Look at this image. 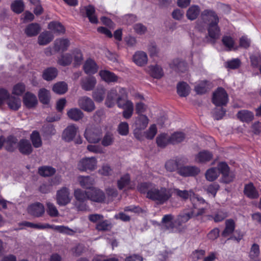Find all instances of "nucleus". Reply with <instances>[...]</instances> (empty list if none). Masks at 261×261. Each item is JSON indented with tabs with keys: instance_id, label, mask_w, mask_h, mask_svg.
Segmentation results:
<instances>
[{
	"instance_id": "obj_1",
	"label": "nucleus",
	"mask_w": 261,
	"mask_h": 261,
	"mask_svg": "<svg viewBox=\"0 0 261 261\" xmlns=\"http://www.w3.org/2000/svg\"><path fill=\"white\" fill-rule=\"evenodd\" d=\"M172 194L170 191L165 187L160 189L153 187L152 189L148 190L146 198L155 201L157 204H163L166 202L171 197Z\"/></svg>"
},
{
	"instance_id": "obj_2",
	"label": "nucleus",
	"mask_w": 261,
	"mask_h": 261,
	"mask_svg": "<svg viewBox=\"0 0 261 261\" xmlns=\"http://www.w3.org/2000/svg\"><path fill=\"white\" fill-rule=\"evenodd\" d=\"M119 93L120 96L117 98V105L118 107L124 109L122 113L123 117L126 119H129L133 114V103L129 100H126L125 102H122L127 98V93L125 88H120Z\"/></svg>"
},
{
	"instance_id": "obj_3",
	"label": "nucleus",
	"mask_w": 261,
	"mask_h": 261,
	"mask_svg": "<svg viewBox=\"0 0 261 261\" xmlns=\"http://www.w3.org/2000/svg\"><path fill=\"white\" fill-rule=\"evenodd\" d=\"M19 226H23L28 227L36 228L38 229H44L45 228L53 229L57 230L61 233H65L69 234V231H72V229L68 227L63 225H51L48 223L42 224H35L28 221H23L19 224Z\"/></svg>"
},
{
	"instance_id": "obj_4",
	"label": "nucleus",
	"mask_w": 261,
	"mask_h": 261,
	"mask_svg": "<svg viewBox=\"0 0 261 261\" xmlns=\"http://www.w3.org/2000/svg\"><path fill=\"white\" fill-rule=\"evenodd\" d=\"M212 101L217 107L226 106L228 102V96L225 90L218 87L213 92Z\"/></svg>"
},
{
	"instance_id": "obj_5",
	"label": "nucleus",
	"mask_w": 261,
	"mask_h": 261,
	"mask_svg": "<svg viewBox=\"0 0 261 261\" xmlns=\"http://www.w3.org/2000/svg\"><path fill=\"white\" fill-rule=\"evenodd\" d=\"M217 169L219 174H222L221 182L229 184L232 182L234 178L233 174L230 173V168L225 162H220L217 165Z\"/></svg>"
},
{
	"instance_id": "obj_6",
	"label": "nucleus",
	"mask_w": 261,
	"mask_h": 261,
	"mask_svg": "<svg viewBox=\"0 0 261 261\" xmlns=\"http://www.w3.org/2000/svg\"><path fill=\"white\" fill-rule=\"evenodd\" d=\"M84 135L89 142L96 143L99 142L102 138V130L98 127H91L86 129Z\"/></svg>"
},
{
	"instance_id": "obj_7",
	"label": "nucleus",
	"mask_w": 261,
	"mask_h": 261,
	"mask_svg": "<svg viewBox=\"0 0 261 261\" xmlns=\"http://www.w3.org/2000/svg\"><path fill=\"white\" fill-rule=\"evenodd\" d=\"M96 164L97 161L95 158H85L79 161L77 168L81 171H92L96 168Z\"/></svg>"
},
{
	"instance_id": "obj_8",
	"label": "nucleus",
	"mask_w": 261,
	"mask_h": 261,
	"mask_svg": "<svg viewBox=\"0 0 261 261\" xmlns=\"http://www.w3.org/2000/svg\"><path fill=\"white\" fill-rule=\"evenodd\" d=\"M69 189L66 187H63L57 192V203L60 206H65L71 201Z\"/></svg>"
},
{
	"instance_id": "obj_9",
	"label": "nucleus",
	"mask_w": 261,
	"mask_h": 261,
	"mask_svg": "<svg viewBox=\"0 0 261 261\" xmlns=\"http://www.w3.org/2000/svg\"><path fill=\"white\" fill-rule=\"evenodd\" d=\"M200 169L195 166H182L178 168L177 173L182 177H191L197 175Z\"/></svg>"
},
{
	"instance_id": "obj_10",
	"label": "nucleus",
	"mask_w": 261,
	"mask_h": 261,
	"mask_svg": "<svg viewBox=\"0 0 261 261\" xmlns=\"http://www.w3.org/2000/svg\"><path fill=\"white\" fill-rule=\"evenodd\" d=\"M89 199L95 202L103 203L106 199L105 193L101 190L93 187L89 190Z\"/></svg>"
},
{
	"instance_id": "obj_11",
	"label": "nucleus",
	"mask_w": 261,
	"mask_h": 261,
	"mask_svg": "<svg viewBox=\"0 0 261 261\" xmlns=\"http://www.w3.org/2000/svg\"><path fill=\"white\" fill-rule=\"evenodd\" d=\"M4 142V148L6 151L10 152H13L18 146V140L16 137L10 135L6 138L3 137Z\"/></svg>"
},
{
	"instance_id": "obj_12",
	"label": "nucleus",
	"mask_w": 261,
	"mask_h": 261,
	"mask_svg": "<svg viewBox=\"0 0 261 261\" xmlns=\"http://www.w3.org/2000/svg\"><path fill=\"white\" fill-rule=\"evenodd\" d=\"M201 17L203 22L207 24V25H208L211 23L217 22V19L218 20V21H219V18L218 15L216 12L213 10H204L201 13Z\"/></svg>"
},
{
	"instance_id": "obj_13",
	"label": "nucleus",
	"mask_w": 261,
	"mask_h": 261,
	"mask_svg": "<svg viewBox=\"0 0 261 261\" xmlns=\"http://www.w3.org/2000/svg\"><path fill=\"white\" fill-rule=\"evenodd\" d=\"M78 129V127L74 124L68 125L63 132V140L67 142L72 141L75 138Z\"/></svg>"
},
{
	"instance_id": "obj_14",
	"label": "nucleus",
	"mask_w": 261,
	"mask_h": 261,
	"mask_svg": "<svg viewBox=\"0 0 261 261\" xmlns=\"http://www.w3.org/2000/svg\"><path fill=\"white\" fill-rule=\"evenodd\" d=\"M28 213L35 217H41L45 212V209L43 204L40 202H35L29 206Z\"/></svg>"
},
{
	"instance_id": "obj_15",
	"label": "nucleus",
	"mask_w": 261,
	"mask_h": 261,
	"mask_svg": "<svg viewBox=\"0 0 261 261\" xmlns=\"http://www.w3.org/2000/svg\"><path fill=\"white\" fill-rule=\"evenodd\" d=\"M170 68L177 72L184 73L188 70V64L184 60L176 58L169 64Z\"/></svg>"
},
{
	"instance_id": "obj_16",
	"label": "nucleus",
	"mask_w": 261,
	"mask_h": 261,
	"mask_svg": "<svg viewBox=\"0 0 261 261\" xmlns=\"http://www.w3.org/2000/svg\"><path fill=\"white\" fill-rule=\"evenodd\" d=\"M78 102L80 107L86 112H92L95 108V104L93 100L87 96L80 98Z\"/></svg>"
},
{
	"instance_id": "obj_17",
	"label": "nucleus",
	"mask_w": 261,
	"mask_h": 261,
	"mask_svg": "<svg viewBox=\"0 0 261 261\" xmlns=\"http://www.w3.org/2000/svg\"><path fill=\"white\" fill-rule=\"evenodd\" d=\"M19 151L23 155H30L33 151L30 141L26 139H21L18 143Z\"/></svg>"
},
{
	"instance_id": "obj_18",
	"label": "nucleus",
	"mask_w": 261,
	"mask_h": 261,
	"mask_svg": "<svg viewBox=\"0 0 261 261\" xmlns=\"http://www.w3.org/2000/svg\"><path fill=\"white\" fill-rule=\"evenodd\" d=\"M98 66L91 58H88L83 65V70L87 74H94L98 70Z\"/></svg>"
},
{
	"instance_id": "obj_19",
	"label": "nucleus",
	"mask_w": 261,
	"mask_h": 261,
	"mask_svg": "<svg viewBox=\"0 0 261 261\" xmlns=\"http://www.w3.org/2000/svg\"><path fill=\"white\" fill-rule=\"evenodd\" d=\"M213 158V154L212 152L207 150H203L195 155V160L198 163L204 164L211 161Z\"/></svg>"
},
{
	"instance_id": "obj_20",
	"label": "nucleus",
	"mask_w": 261,
	"mask_h": 261,
	"mask_svg": "<svg viewBox=\"0 0 261 261\" xmlns=\"http://www.w3.org/2000/svg\"><path fill=\"white\" fill-rule=\"evenodd\" d=\"M8 96L3 100L2 106L3 105L4 101L7 100V104L8 107L12 110L17 111L21 107V101L18 98L15 96H10L9 92L7 91Z\"/></svg>"
},
{
	"instance_id": "obj_21",
	"label": "nucleus",
	"mask_w": 261,
	"mask_h": 261,
	"mask_svg": "<svg viewBox=\"0 0 261 261\" xmlns=\"http://www.w3.org/2000/svg\"><path fill=\"white\" fill-rule=\"evenodd\" d=\"M23 103L27 108L31 109L36 106L38 100L35 94L27 92L23 97Z\"/></svg>"
},
{
	"instance_id": "obj_22",
	"label": "nucleus",
	"mask_w": 261,
	"mask_h": 261,
	"mask_svg": "<svg viewBox=\"0 0 261 261\" xmlns=\"http://www.w3.org/2000/svg\"><path fill=\"white\" fill-rule=\"evenodd\" d=\"M70 45V41L67 38L57 39L54 42V48L56 52H64Z\"/></svg>"
},
{
	"instance_id": "obj_23",
	"label": "nucleus",
	"mask_w": 261,
	"mask_h": 261,
	"mask_svg": "<svg viewBox=\"0 0 261 261\" xmlns=\"http://www.w3.org/2000/svg\"><path fill=\"white\" fill-rule=\"evenodd\" d=\"M211 23L207 25V30L208 36L214 41L217 39L220 34V28L218 25L219 21Z\"/></svg>"
},
{
	"instance_id": "obj_24",
	"label": "nucleus",
	"mask_w": 261,
	"mask_h": 261,
	"mask_svg": "<svg viewBox=\"0 0 261 261\" xmlns=\"http://www.w3.org/2000/svg\"><path fill=\"white\" fill-rule=\"evenodd\" d=\"M174 217L172 214L165 215L162 219V228L165 230H169L170 232H172L174 227L175 224L172 221Z\"/></svg>"
},
{
	"instance_id": "obj_25",
	"label": "nucleus",
	"mask_w": 261,
	"mask_h": 261,
	"mask_svg": "<svg viewBox=\"0 0 261 261\" xmlns=\"http://www.w3.org/2000/svg\"><path fill=\"white\" fill-rule=\"evenodd\" d=\"M101 79L107 83H115L118 81V76L114 72L107 70H101L99 72Z\"/></svg>"
},
{
	"instance_id": "obj_26",
	"label": "nucleus",
	"mask_w": 261,
	"mask_h": 261,
	"mask_svg": "<svg viewBox=\"0 0 261 261\" xmlns=\"http://www.w3.org/2000/svg\"><path fill=\"white\" fill-rule=\"evenodd\" d=\"M244 193L248 198L251 199H257L259 197L258 192L251 182L245 185Z\"/></svg>"
},
{
	"instance_id": "obj_27",
	"label": "nucleus",
	"mask_w": 261,
	"mask_h": 261,
	"mask_svg": "<svg viewBox=\"0 0 261 261\" xmlns=\"http://www.w3.org/2000/svg\"><path fill=\"white\" fill-rule=\"evenodd\" d=\"M117 96L118 92L117 90L114 88L111 89L108 92L105 102L106 105L109 108L113 107L115 105V102L117 103V98L118 97Z\"/></svg>"
},
{
	"instance_id": "obj_28",
	"label": "nucleus",
	"mask_w": 261,
	"mask_h": 261,
	"mask_svg": "<svg viewBox=\"0 0 261 261\" xmlns=\"http://www.w3.org/2000/svg\"><path fill=\"white\" fill-rule=\"evenodd\" d=\"M41 31V27L37 23H31L28 24L25 30L24 33L28 37L36 36Z\"/></svg>"
},
{
	"instance_id": "obj_29",
	"label": "nucleus",
	"mask_w": 261,
	"mask_h": 261,
	"mask_svg": "<svg viewBox=\"0 0 261 261\" xmlns=\"http://www.w3.org/2000/svg\"><path fill=\"white\" fill-rule=\"evenodd\" d=\"M225 225V228L221 233V236L225 238L234 232L236 228V223L232 219H229L226 220Z\"/></svg>"
},
{
	"instance_id": "obj_30",
	"label": "nucleus",
	"mask_w": 261,
	"mask_h": 261,
	"mask_svg": "<svg viewBox=\"0 0 261 261\" xmlns=\"http://www.w3.org/2000/svg\"><path fill=\"white\" fill-rule=\"evenodd\" d=\"M194 216V210H191L187 212H184L178 215L175 223L178 226L182 225V224L188 222L190 219Z\"/></svg>"
},
{
	"instance_id": "obj_31",
	"label": "nucleus",
	"mask_w": 261,
	"mask_h": 261,
	"mask_svg": "<svg viewBox=\"0 0 261 261\" xmlns=\"http://www.w3.org/2000/svg\"><path fill=\"white\" fill-rule=\"evenodd\" d=\"M237 116L238 118L242 122L249 123L254 119L253 113L246 110L239 111Z\"/></svg>"
},
{
	"instance_id": "obj_32",
	"label": "nucleus",
	"mask_w": 261,
	"mask_h": 261,
	"mask_svg": "<svg viewBox=\"0 0 261 261\" xmlns=\"http://www.w3.org/2000/svg\"><path fill=\"white\" fill-rule=\"evenodd\" d=\"M96 83L94 77H87L83 79L81 82L82 88L85 91H91L93 89Z\"/></svg>"
},
{
	"instance_id": "obj_33",
	"label": "nucleus",
	"mask_w": 261,
	"mask_h": 261,
	"mask_svg": "<svg viewBox=\"0 0 261 261\" xmlns=\"http://www.w3.org/2000/svg\"><path fill=\"white\" fill-rule=\"evenodd\" d=\"M58 70L54 67L46 68L43 72L42 78L46 81H51L55 79L58 75Z\"/></svg>"
},
{
	"instance_id": "obj_34",
	"label": "nucleus",
	"mask_w": 261,
	"mask_h": 261,
	"mask_svg": "<svg viewBox=\"0 0 261 261\" xmlns=\"http://www.w3.org/2000/svg\"><path fill=\"white\" fill-rule=\"evenodd\" d=\"M147 56L143 51H137L133 56L134 62L138 66H142L147 62Z\"/></svg>"
},
{
	"instance_id": "obj_35",
	"label": "nucleus",
	"mask_w": 261,
	"mask_h": 261,
	"mask_svg": "<svg viewBox=\"0 0 261 261\" xmlns=\"http://www.w3.org/2000/svg\"><path fill=\"white\" fill-rule=\"evenodd\" d=\"M156 143L158 147L164 148L168 144L171 143L170 137L166 133L161 134L156 137Z\"/></svg>"
},
{
	"instance_id": "obj_36",
	"label": "nucleus",
	"mask_w": 261,
	"mask_h": 261,
	"mask_svg": "<svg viewBox=\"0 0 261 261\" xmlns=\"http://www.w3.org/2000/svg\"><path fill=\"white\" fill-rule=\"evenodd\" d=\"M149 119L145 115H139L136 117L135 127L139 129H145L148 124Z\"/></svg>"
},
{
	"instance_id": "obj_37",
	"label": "nucleus",
	"mask_w": 261,
	"mask_h": 261,
	"mask_svg": "<svg viewBox=\"0 0 261 261\" xmlns=\"http://www.w3.org/2000/svg\"><path fill=\"white\" fill-rule=\"evenodd\" d=\"M86 16L89 21L93 24H97L98 22L97 17L95 15V9L93 6L89 5L85 7Z\"/></svg>"
},
{
	"instance_id": "obj_38",
	"label": "nucleus",
	"mask_w": 261,
	"mask_h": 261,
	"mask_svg": "<svg viewBox=\"0 0 261 261\" xmlns=\"http://www.w3.org/2000/svg\"><path fill=\"white\" fill-rule=\"evenodd\" d=\"M53 39V35L48 31L42 32L38 38V42L39 45H44L48 44Z\"/></svg>"
},
{
	"instance_id": "obj_39",
	"label": "nucleus",
	"mask_w": 261,
	"mask_h": 261,
	"mask_svg": "<svg viewBox=\"0 0 261 261\" xmlns=\"http://www.w3.org/2000/svg\"><path fill=\"white\" fill-rule=\"evenodd\" d=\"M189 86L185 82H180L177 85V93L180 97H187L190 92Z\"/></svg>"
},
{
	"instance_id": "obj_40",
	"label": "nucleus",
	"mask_w": 261,
	"mask_h": 261,
	"mask_svg": "<svg viewBox=\"0 0 261 261\" xmlns=\"http://www.w3.org/2000/svg\"><path fill=\"white\" fill-rule=\"evenodd\" d=\"M48 28L55 33L64 34L65 32L64 27L58 21H53L50 22L48 25Z\"/></svg>"
},
{
	"instance_id": "obj_41",
	"label": "nucleus",
	"mask_w": 261,
	"mask_h": 261,
	"mask_svg": "<svg viewBox=\"0 0 261 261\" xmlns=\"http://www.w3.org/2000/svg\"><path fill=\"white\" fill-rule=\"evenodd\" d=\"M199 13V7L196 5H192L188 9L186 16L188 19L194 20L197 18Z\"/></svg>"
},
{
	"instance_id": "obj_42",
	"label": "nucleus",
	"mask_w": 261,
	"mask_h": 261,
	"mask_svg": "<svg viewBox=\"0 0 261 261\" xmlns=\"http://www.w3.org/2000/svg\"><path fill=\"white\" fill-rule=\"evenodd\" d=\"M72 60L73 57L71 54L69 53L62 54L60 57L58 58L57 63L61 66H67L70 65Z\"/></svg>"
},
{
	"instance_id": "obj_43",
	"label": "nucleus",
	"mask_w": 261,
	"mask_h": 261,
	"mask_svg": "<svg viewBox=\"0 0 261 261\" xmlns=\"http://www.w3.org/2000/svg\"><path fill=\"white\" fill-rule=\"evenodd\" d=\"M30 140L35 148H39L42 145L40 135L38 131L33 130L30 135Z\"/></svg>"
},
{
	"instance_id": "obj_44",
	"label": "nucleus",
	"mask_w": 261,
	"mask_h": 261,
	"mask_svg": "<svg viewBox=\"0 0 261 261\" xmlns=\"http://www.w3.org/2000/svg\"><path fill=\"white\" fill-rule=\"evenodd\" d=\"M67 115L70 119L74 121H79L83 117L84 114L80 109L72 108L67 112Z\"/></svg>"
},
{
	"instance_id": "obj_45",
	"label": "nucleus",
	"mask_w": 261,
	"mask_h": 261,
	"mask_svg": "<svg viewBox=\"0 0 261 261\" xmlns=\"http://www.w3.org/2000/svg\"><path fill=\"white\" fill-rule=\"evenodd\" d=\"M68 90L67 84L65 82H59L54 84L53 91L58 94L65 93Z\"/></svg>"
},
{
	"instance_id": "obj_46",
	"label": "nucleus",
	"mask_w": 261,
	"mask_h": 261,
	"mask_svg": "<svg viewBox=\"0 0 261 261\" xmlns=\"http://www.w3.org/2000/svg\"><path fill=\"white\" fill-rule=\"evenodd\" d=\"M38 97L42 103L44 105L48 104L50 101L49 91L45 88L40 89L38 92Z\"/></svg>"
},
{
	"instance_id": "obj_47",
	"label": "nucleus",
	"mask_w": 261,
	"mask_h": 261,
	"mask_svg": "<svg viewBox=\"0 0 261 261\" xmlns=\"http://www.w3.org/2000/svg\"><path fill=\"white\" fill-rule=\"evenodd\" d=\"M153 187H156L155 185L151 182H143L138 184L137 186L138 191L141 194H146L147 195V192L150 189H152Z\"/></svg>"
},
{
	"instance_id": "obj_48",
	"label": "nucleus",
	"mask_w": 261,
	"mask_h": 261,
	"mask_svg": "<svg viewBox=\"0 0 261 261\" xmlns=\"http://www.w3.org/2000/svg\"><path fill=\"white\" fill-rule=\"evenodd\" d=\"M74 196L78 202H85L87 199H89V190L84 191L80 189L74 190Z\"/></svg>"
},
{
	"instance_id": "obj_49",
	"label": "nucleus",
	"mask_w": 261,
	"mask_h": 261,
	"mask_svg": "<svg viewBox=\"0 0 261 261\" xmlns=\"http://www.w3.org/2000/svg\"><path fill=\"white\" fill-rule=\"evenodd\" d=\"M150 74L152 77L160 79L164 75V72L162 67L158 65L150 67Z\"/></svg>"
},
{
	"instance_id": "obj_50",
	"label": "nucleus",
	"mask_w": 261,
	"mask_h": 261,
	"mask_svg": "<svg viewBox=\"0 0 261 261\" xmlns=\"http://www.w3.org/2000/svg\"><path fill=\"white\" fill-rule=\"evenodd\" d=\"M130 182V176L128 173H126L122 176L119 180H117V187L120 190H123L126 186H128Z\"/></svg>"
},
{
	"instance_id": "obj_51",
	"label": "nucleus",
	"mask_w": 261,
	"mask_h": 261,
	"mask_svg": "<svg viewBox=\"0 0 261 261\" xmlns=\"http://www.w3.org/2000/svg\"><path fill=\"white\" fill-rule=\"evenodd\" d=\"M222 42L227 48L228 51L231 50L232 49L234 50L238 49V47H234V41L231 36H224L222 38Z\"/></svg>"
},
{
	"instance_id": "obj_52",
	"label": "nucleus",
	"mask_w": 261,
	"mask_h": 261,
	"mask_svg": "<svg viewBox=\"0 0 261 261\" xmlns=\"http://www.w3.org/2000/svg\"><path fill=\"white\" fill-rule=\"evenodd\" d=\"M11 10L16 14H20L24 9V4L21 0H15L11 5Z\"/></svg>"
},
{
	"instance_id": "obj_53",
	"label": "nucleus",
	"mask_w": 261,
	"mask_h": 261,
	"mask_svg": "<svg viewBox=\"0 0 261 261\" xmlns=\"http://www.w3.org/2000/svg\"><path fill=\"white\" fill-rule=\"evenodd\" d=\"M55 173L56 169L50 166H42L38 169V173L43 177L51 176Z\"/></svg>"
},
{
	"instance_id": "obj_54",
	"label": "nucleus",
	"mask_w": 261,
	"mask_h": 261,
	"mask_svg": "<svg viewBox=\"0 0 261 261\" xmlns=\"http://www.w3.org/2000/svg\"><path fill=\"white\" fill-rule=\"evenodd\" d=\"M228 216V213L223 210H219L215 214L211 216L214 222L216 223L223 221Z\"/></svg>"
},
{
	"instance_id": "obj_55",
	"label": "nucleus",
	"mask_w": 261,
	"mask_h": 261,
	"mask_svg": "<svg viewBox=\"0 0 261 261\" xmlns=\"http://www.w3.org/2000/svg\"><path fill=\"white\" fill-rule=\"evenodd\" d=\"M105 92L104 88H98L93 92L92 97L95 101L100 102L104 99Z\"/></svg>"
},
{
	"instance_id": "obj_56",
	"label": "nucleus",
	"mask_w": 261,
	"mask_h": 261,
	"mask_svg": "<svg viewBox=\"0 0 261 261\" xmlns=\"http://www.w3.org/2000/svg\"><path fill=\"white\" fill-rule=\"evenodd\" d=\"M205 175L207 180L213 181L218 178L219 175L217 168L212 167L207 170Z\"/></svg>"
},
{
	"instance_id": "obj_57",
	"label": "nucleus",
	"mask_w": 261,
	"mask_h": 261,
	"mask_svg": "<svg viewBox=\"0 0 261 261\" xmlns=\"http://www.w3.org/2000/svg\"><path fill=\"white\" fill-rule=\"evenodd\" d=\"M26 87L23 83L15 84L12 89V94L17 96H21L25 91Z\"/></svg>"
},
{
	"instance_id": "obj_58",
	"label": "nucleus",
	"mask_w": 261,
	"mask_h": 261,
	"mask_svg": "<svg viewBox=\"0 0 261 261\" xmlns=\"http://www.w3.org/2000/svg\"><path fill=\"white\" fill-rule=\"evenodd\" d=\"M185 139V134L182 132H175L171 136V144H175L182 142Z\"/></svg>"
},
{
	"instance_id": "obj_59",
	"label": "nucleus",
	"mask_w": 261,
	"mask_h": 261,
	"mask_svg": "<svg viewBox=\"0 0 261 261\" xmlns=\"http://www.w3.org/2000/svg\"><path fill=\"white\" fill-rule=\"evenodd\" d=\"M207 83L208 82L205 80L196 86L194 88L196 93L199 95L205 94L208 91Z\"/></svg>"
},
{
	"instance_id": "obj_60",
	"label": "nucleus",
	"mask_w": 261,
	"mask_h": 261,
	"mask_svg": "<svg viewBox=\"0 0 261 261\" xmlns=\"http://www.w3.org/2000/svg\"><path fill=\"white\" fill-rule=\"evenodd\" d=\"M241 65V60L238 58L228 60L225 63V67L230 69H237L240 67Z\"/></svg>"
},
{
	"instance_id": "obj_61",
	"label": "nucleus",
	"mask_w": 261,
	"mask_h": 261,
	"mask_svg": "<svg viewBox=\"0 0 261 261\" xmlns=\"http://www.w3.org/2000/svg\"><path fill=\"white\" fill-rule=\"evenodd\" d=\"M80 184L83 188L90 190L93 187V180L89 176L82 177Z\"/></svg>"
},
{
	"instance_id": "obj_62",
	"label": "nucleus",
	"mask_w": 261,
	"mask_h": 261,
	"mask_svg": "<svg viewBox=\"0 0 261 261\" xmlns=\"http://www.w3.org/2000/svg\"><path fill=\"white\" fill-rule=\"evenodd\" d=\"M158 130L155 124H151L148 129L144 132V134L146 139L152 140L157 133Z\"/></svg>"
},
{
	"instance_id": "obj_63",
	"label": "nucleus",
	"mask_w": 261,
	"mask_h": 261,
	"mask_svg": "<svg viewBox=\"0 0 261 261\" xmlns=\"http://www.w3.org/2000/svg\"><path fill=\"white\" fill-rule=\"evenodd\" d=\"M46 206L47 209L46 211L48 214V215L52 217H56L58 216L59 215V212L57 208V207L55 206V205L50 202H47L46 203Z\"/></svg>"
},
{
	"instance_id": "obj_64",
	"label": "nucleus",
	"mask_w": 261,
	"mask_h": 261,
	"mask_svg": "<svg viewBox=\"0 0 261 261\" xmlns=\"http://www.w3.org/2000/svg\"><path fill=\"white\" fill-rule=\"evenodd\" d=\"M111 227V224L107 220L98 222L95 227L98 231H107L110 230Z\"/></svg>"
}]
</instances>
